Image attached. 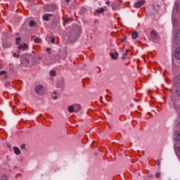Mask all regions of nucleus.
I'll list each match as a JSON object with an SVG mask.
<instances>
[{"mask_svg":"<svg viewBox=\"0 0 180 180\" xmlns=\"http://www.w3.org/2000/svg\"><path fill=\"white\" fill-rule=\"evenodd\" d=\"M173 41L174 44H180V29L177 30L174 34Z\"/></svg>","mask_w":180,"mask_h":180,"instance_id":"f257e3e1","label":"nucleus"},{"mask_svg":"<svg viewBox=\"0 0 180 180\" xmlns=\"http://www.w3.org/2000/svg\"><path fill=\"white\" fill-rule=\"evenodd\" d=\"M34 91L38 95H41L43 93V85H37L35 87Z\"/></svg>","mask_w":180,"mask_h":180,"instance_id":"f03ea898","label":"nucleus"},{"mask_svg":"<svg viewBox=\"0 0 180 180\" xmlns=\"http://www.w3.org/2000/svg\"><path fill=\"white\" fill-rule=\"evenodd\" d=\"M173 13H177L178 15H180L179 4L176 3V4H174L173 8Z\"/></svg>","mask_w":180,"mask_h":180,"instance_id":"7ed1b4c3","label":"nucleus"},{"mask_svg":"<svg viewBox=\"0 0 180 180\" xmlns=\"http://www.w3.org/2000/svg\"><path fill=\"white\" fill-rule=\"evenodd\" d=\"M174 140L180 141V131H176L174 134Z\"/></svg>","mask_w":180,"mask_h":180,"instance_id":"20e7f679","label":"nucleus"},{"mask_svg":"<svg viewBox=\"0 0 180 180\" xmlns=\"http://www.w3.org/2000/svg\"><path fill=\"white\" fill-rule=\"evenodd\" d=\"M51 16H53V14H51V13H45L43 15V19H44V20H46V22H49V20H50V18H51Z\"/></svg>","mask_w":180,"mask_h":180,"instance_id":"39448f33","label":"nucleus"},{"mask_svg":"<svg viewBox=\"0 0 180 180\" xmlns=\"http://www.w3.org/2000/svg\"><path fill=\"white\" fill-rule=\"evenodd\" d=\"M150 37L152 40H157V39H158V34L157 32H155V31H151Z\"/></svg>","mask_w":180,"mask_h":180,"instance_id":"423d86ee","label":"nucleus"},{"mask_svg":"<svg viewBox=\"0 0 180 180\" xmlns=\"http://www.w3.org/2000/svg\"><path fill=\"white\" fill-rule=\"evenodd\" d=\"M174 57L176 58V60H180V47H178L176 49V51L174 53Z\"/></svg>","mask_w":180,"mask_h":180,"instance_id":"0eeeda50","label":"nucleus"},{"mask_svg":"<svg viewBox=\"0 0 180 180\" xmlns=\"http://www.w3.org/2000/svg\"><path fill=\"white\" fill-rule=\"evenodd\" d=\"M144 4H146V1L141 0L134 4V8H140V6H141L142 5H144Z\"/></svg>","mask_w":180,"mask_h":180,"instance_id":"6e6552de","label":"nucleus"},{"mask_svg":"<svg viewBox=\"0 0 180 180\" xmlns=\"http://www.w3.org/2000/svg\"><path fill=\"white\" fill-rule=\"evenodd\" d=\"M27 49H29V46L27 45V44H25L23 45H20L18 46V49L22 50L23 51H25V50H27Z\"/></svg>","mask_w":180,"mask_h":180,"instance_id":"1a4fd4ad","label":"nucleus"},{"mask_svg":"<svg viewBox=\"0 0 180 180\" xmlns=\"http://www.w3.org/2000/svg\"><path fill=\"white\" fill-rule=\"evenodd\" d=\"M13 149L16 155H20V149H19V148L15 146L13 148Z\"/></svg>","mask_w":180,"mask_h":180,"instance_id":"9d476101","label":"nucleus"},{"mask_svg":"<svg viewBox=\"0 0 180 180\" xmlns=\"http://www.w3.org/2000/svg\"><path fill=\"white\" fill-rule=\"evenodd\" d=\"M110 57L112 58V60H117V56H119V53L116 52L115 53H110Z\"/></svg>","mask_w":180,"mask_h":180,"instance_id":"9b49d317","label":"nucleus"},{"mask_svg":"<svg viewBox=\"0 0 180 180\" xmlns=\"http://www.w3.org/2000/svg\"><path fill=\"white\" fill-rule=\"evenodd\" d=\"M73 107L75 112H78L79 110H81V105H79V104H75L73 105Z\"/></svg>","mask_w":180,"mask_h":180,"instance_id":"f8f14e48","label":"nucleus"},{"mask_svg":"<svg viewBox=\"0 0 180 180\" xmlns=\"http://www.w3.org/2000/svg\"><path fill=\"white\" fill-rule=\"evenodd\" d=\"M103 12H105V8L101 7L100 9L96 10L95 15H97V13H103Z\"/></svg>","mask_w":180,"mask_h":180,"instance_id":"ddd939ff","label":"nucleus"},{"mask_svg":"<svg viewBox=\"0 0 180 180\" xmlns=\"http://www.w3.org/2000/svg\"><path fill=\"white\" fill-rule=\"evenodd\" d=\"M131 37H132L133 40H136V39H137V37H139V34L137 33L136 31H134L132 32Z\"/></svg>","mask_w":180,"mask_h":180,"instance_id":"4468645a","label":"nucleus"},{"mask_svg":"<svg viewBox=\"0 0 180 180\" xmlns=\"http://www.w3.org/2000/svg\"><path fill=\"white\" fill-rule=\"evenodd\" d=\"M34 41L37 44H39L41 43V39H40L39 37H36V38L34 39Z\"/></svg>","mask_w":180,"mask_h":180,"instance_id":"2eb2a0df","label":"nucleus"},{"mask_svg":"<svg viewBox=\"0 0 180 180\" xmlns=\"http://www.w3.org/2000/svg\"><path fill=\"white\" fill-rule=\"evenodd\" d=\"M68 112L69 113H72L75 112L74 105H70L68 107Z\"/></svg>","mask_w":180,"mask_h":180,"instance_id":"dca6fc26","label":"nucleus"},{"mask_svg":"<svg viewBox=\"0 0 180 180\" xmlns=\"http://www.w3.org/2000/svg\"><path fill=\"white\" fill-rule=\"evenodd\" d=\"M49 74L51 77H56V75H57V72H56V70H51Z\"/></svg>","mask_w":180,"mask_h":180,"instance_id":"f3484780","label":"nucleus"},{"mask_svg":"<svg viewBox=\"0 0 180 180\" xmlns=\"http://www.w3.org/2000/svg\"><path fill=\"white\" fill-rule=\"evenodd\" d=\"M0 180H8V176H6V175H3L1 176Z\"/></svg>","mask_w":180,"mask_h":180,"instance_id":"a211bd4d","label":"nucleus"},{"mask_svg":"<svg viewBox=\"0 0 180 180\" xmlns=\"http://www.w3.org/2000/svg\"><path fill=\"white\" fill-rule=\"evenodd\" d=\"M34 25H36V22L31 20L30 22V27H32V26H34Z\"/></svg>","mask_w":180,"mask_h":180,"instance_id":"6ab92c4d","label":"nucleus"},{"mask_svg":"<svg viewBox=\"0 0 180 180\" xmlns=\"http://www.w3.org/2000/svg\"><path fill=\"white\" fill-rule=\"evenodd\" d=\"M112 9L113 10V11H117V6H116L115 4H112Z\"/></svg>","mask_w":180,"mask_h":180,"instance_id":"aec40b11","label":"nucleus"},{"mask_svg":"<svg viewBox=\"0 0 180 180\" xmlns=\"http://www.w3.org/2000/svg\"><path fill=\"white\" fill-rule=\"evenodd\" d=\"M176 94L178 96H180V86L177 88Z\"/></svg>","mask_w":180,"mask_h":180,"instance_id":"412c9836","label":"nucleus"},{"mask_svg":"<svg viewBox=\"0 0 180 180\" xmlns=\"http://www.w3.org/2000/svg\"><path fill=\"white\" fill-rule=\"evenodd\" d=\"M72 20V18H66L65 20V23H68V22H71Z\"/></svg>","mask_w":180,"mask_h":180,"instance_id":"4be33fe9","label":"nucleus"},{"mask_svg":"<svg viewBox=\"0 0 180 180\" xmlns=\"http://www.w3.org/2000/svg\"><path fill=\"white\" fill-rule=\"evenodd\" d=\"M51 43L54 44V43H55V41H56V39H54V37H51Z\"/></svg>","mask_w":180,"mask_h":180,"instance_id":"5701e85b","label":"nucleus"},{"mask_svg":"<svg viewBox=\"0 0 180 180\" xmlns=\"http://www.w3.org/2000/svg\"><path fill=\"white\" fill-rule=\"evenodd\" d=\"M13 57H16L17 58H19L20 56L19 54H17L16 53H13Z\"/></svg>","mask_w":180,"mask_h":180,"instance_id":"b1692460","label":"nucleus"},{"mask_svg":"<svg viewBox=\"0 0 180 180\" xmlns=\"http://www.w3.org/2000/svg\"><path fill=\"white\" fill-rule=\"evenodd\" d=\"M156 178H160L161 176V173L157 172L155 174Z\"/></svg>","mask_w":180,"mask_h":180,"instance_id":"393cba45","label":"nucleus"},{"mask_svg":"<svg viewBox=\"0 0 180 180\" xmlns=\"http://www.w3.org/2000/svg\"><path fill=\"white\" fill-rule=\"evenodd\" d=\"M20 41V37L17 38L16 39V44H19Z\"/></svg>","mask_w":180,"mask_h":180,"instance_id":"a878e982","label":"nucleus"},{"mask_svg":"<svg viewBox=\"0 0 180 180\" xmlns=\"http://www.w3.org/2000/svg\"><path fill=\"white\" fill-rule=\"evenodd\" d=\"M21 150H24V148H26V145L22 144L20 146Z\"/></svg>","mask_w":180,"mask_h":180,"instance_id":"bb28decb","label":"nucleus"},{"mask_svg":"<svg viewBox=\"0 0 180 180\" xmlns=\"http://www.w3.org/2000/svg\"><path fill=\"white\" fill-rule=\"evenodd\" d=\"M5 74H6V71H1V72H0V75H5Z\"/></svg>","mask_w":180,"mask_h":180,"instance_id":"cd10ccee","label":"nucleus"},{"mask_svg":"<svg viewBox=\"0 0 180 180\" xmlns=\"http://www.w3.org/2000/svg\"><path fill=\"white\" fill-rule=\"evenodd\" d=\"M177 84H179V85H180V76L177 77Z\"/></svg>","mask_w":180,"mask_h":180,"instance_id":"c85d7f7f","label":"nucleus"},{"mask_svg":"<svg viewBox=\"0 0 180 180\" xmlns=\"http://www.w3.org/2000/svg\"><path fill=\"white\" fill-rule=\"evenodd\" d=\"M105 4L108 5V6H110V1H107L105 2Z\"/></svg>","mask_w":180,"mask_h":180,"instance_id":"c756f323","label":"nucleus"},{"mask_svg":"<svg viewBox=\"0 0 180 180\" xmlns=\"http://www.w3.org/2000/svg\"><path fill=\"white\" fill-rule=\"evenodd\" d=\"M126 54H123V56H122V60H126Z\"/></svg>","mask_w":180,"mask_h":180,"instance_id":"7c9ffc66","label":"nucleus"},{"mask_svg":"<svg viewBox=\"0 0 180 180\" xmlns=\"http://www.w3.org/2000/svg\"><path fill=\"white\" fill-rule=\"evenodd\" d=\"M94 23H95L96 25H98V24L99 23V20H94Z\"/></svg>","mask_w":180,"mask_h":180,"instance_id":"2f4dec72","label":"nucleus"},{"mask_svg":"<svg viewBox=\"0 0 180 180\" xmlns=\"http://www.w3.org/2000/svg\"><path fill=\"white\" fill-rule=\"evenodd\" d=\"M127 40V37H124L122 39V41H126Z\"/></svg>","mask_w":180,"mask_h":180,"instance_id":"473e14b6","label":"nucleus"},{"mask_svg":"<svg viewBox=\"0 0 180 180\" xmlns=\"http://www.w3.org/2000/svg\"><path fill=\"white\" fill-rule=\"evenodd\" d=\"M157 162H158V165H159V166L161 165V161L158 160Z\"/></svg>","mask_w":180,"mask_h":180,"instance_id":"72a5a7b5","label":"nucleus"},{"mask_svg":"<svg viewBox=\"0 0 180 180\" xmlns=\"http://www.w3.org/2000/svg\"><path fill=\"white\" fill-rule=\"evenodd\" d=\"M53 99L56 101V100L58 99V97L57 96H55L53 97Z\"/></svg>","mask_w":180,"mask_h":180,"instance_id":"f704fd0d","label":"nucleus"},{"mask_svg":"<svg viewBox=\"0 0 180 180\" xmlns=\"http://www.w3.org/2000/svg\"><path fill=\"white\" fill-rule=\"evenodd\" d=\"M50 6H51V8H56V5H53V4H52V5H51Z\"/></svg>","mask_w":180,"mask_h":180,"instance_id":"c9c22d12","label":"nucleus"},{"mask_svg":"<svg viewBox=\"0 0 180 180\" xmlns=\"http://www.w3.org/2000/svg\"><path fill=\"white\" fill-rule=\"evenodd\" d=\"M127 53H129V50H126V52L124 54H126V56H127Z\"/></svg>","mask_w":180,"mask_h":180,"instance_id":"e433bc0d","label":"nucleus"},{"mask_svg":"<svg viewBox=\"0 0 180 180\" xmlns=\"http://www.w3.org/2000/svg\"><path fill=\"white\" fill-rule=\"evenodd\" d=\"M8 85H9V82H7L6 83V86H8Z\"/></svg>","mask_w":180,"mask_h":180,"instance_id":"4c0bfd02","label":"nucleus"},{"mask_svg":"<svg viewBox=\"0 0 180 180\" xmlns=\"http://www.w3.org/2000/svg\"><path fill=\"white\" fill-rule=\"evenodd\" d=\"M65 2H67L68 4V2H70V0H65Z\"/></svg>","mask_w":180,"mask_h":180,"instance_id":"58836bf2","label":"nucleus"},{"mask_svg":"<svg viewBox=\"0 0 180 180\" xmlns=\"http://www.w3.org/2000/svg\"><path fill=\"white\" fill-rule=\"evenodd\" d=\"M53 94H54V95H56L57 94V91H54Z\"/></svg>","mask_w":180,"mask_h":180,"instance_id":"ea45409f","label":"nucleus"},{"mask_svg":"<svg viewBox=\"0 0 180 180\" xmlns=\"http://www.w3.org/2000/svg\"><path fill=\"white\" fill-rule=\"evenodd\" d=\"M46 51H50V49H46Z\"/></svg>","mask_w":180,"mask_h":180,"instance_id":"a19ab883","label":"nucleus"},{"mask_svg":"<svg viewBox=\"0 0 180 180\" xmlns=\"http://www.w3.org/2000/svg\"><path fill=\"white\" fill-rule=\"evenodd\" d=\"M101 102H103V101H102V96H101Z\"/></svg>","mask_w":180,"mask_h":180,"instance_id":"79ce46f5","label":"nucleus"},{"mask_svg":"<svg viewBox=\"0 0 180 180\" xmlns=\"http://www.w3.org/2000/svg\"><path fill=\"white\" fill-rule=\"evenodd\" d=\"M69 39H71V37H69Z\"/></svg>","mask_w":180,"mask_h":180,"instance_id":"37998d69","label":"nucleus"},{"mask_svg":"<svg viewBox=\"0 0 180 180\" xmlns=\"http://www.w3.org/2000/svg\"><path fill=\"white\" fill-rule=\"evenodd\" d=\"M179 153H180V149H179Z\"/></svg>","mask_w":180,"mask_h":180,"instance_id":"c03bdc74","label":"nucleus"}]
</instances>
